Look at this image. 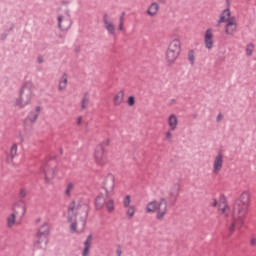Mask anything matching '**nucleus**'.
<instances>
[{"mask_svg": "<svg viewBox=\"0 0 256 256\" xmlns=\"http://www.w3.org/2000/svg\"><path fill=\"white\" fill-rule=\"evenodd\" d=\"M33 84L31 82H24L22 88H20L19 96L16 98V106L20 108H25L31 104L32 94H33Z\"/></svg>", "mask_w": 256, "mask_h": 256, "instance_id": "nucleus-2", "label": "nucleus"}, {"mask_svg": "<svg viewBox=\"0 0 256 256\" xmlns=\"http://www.w3.org/2000/svg\"><path fill=\"white\" fill-rule=\"evenodd\" d=\"M128 106H135V96H129L127 100Z\"/></svg>", "mask_w": 256, "mask_h": 256, "instance_id": "nucleus-33", "label": "nucleus"}, {"mask_svg": "<svg viewBox=\"0 0 256 256\" xmlns=\"http://www.w3.org/2000/svg\"><path fill=\"white\" fill-rule=\"evenodd\" d=\"M218 204V200L217 198H214L213 202H212V206L216 207Z\"/></svg>", "mask_w": 256, "mask_h": 256, "instance_id": "nucleus-45", "label": "nucleus"}, {"mask_svg": "<svg viewBox=\"0 0 256 256\" xmlns=\"http://www.w3.org/2000/svg\"><path fill=\"white\" fill-rule=\"evenodd\" d=\"M103 188L106 192V196H110V190L113 191L115 188V176L108 174L103 182Z\"/></svg>", "mask_w": 256, "mask_h": 256, "instance_id": "nucleus-8", "label": "nucleus"}, {"mask_svg": "<svg viewBox=\"0 0 256 256\" xmlns=\"http://www.w3.org/2000/svg\"><path fill=\"white\" fill-rule=\"evenodd\" d=\"M159 9V4H157V2H153L147 10L148 15H151V17H153V15H156L157 11Z\"/></svg>", "mask_w": 256, "mask_h": 256, "instance_id": "nucleus-21", "label": "nucleus"}, {"mask_svg": "<svg viewBox=\"0 0 256 256\" xmlns=\"http://www.w3.org/2000/svg\"><path fill=\"white\" fill-rule=\"evenodd\" d=\"M92 240H93V234H89L87 236L85 242H84V248H83L82 256H88L89 255Z\"/></svg>", "mask_w": 256, "mask_h": 256, "instance_id": "nucleus-17", "label": "nucleus"}, {"mask_svg": "<svg viewBox=\"0 0 256 256\" xmlns=\"http://www.w3.org/2000/svg\"><path fill=\"white\" fill-rule=\"evenodd\" d=\"M223 166V154L221 152L218 153V155L214 159V168L213 173L219 174L221 172Z\"/></svg>", "mask_w": 256, "mask_h": 256, "instance_id": "nucleus-11", "label": "nucleus"}, {"mask_svg": "<svg viewBox=\"0 0 256 256\" xmlns=\"http://www.w3.org/2000/svg\"><path fill=\"white\" fill-rule=\"evenodd\" d=\"M110 140H107L106 142H102L101 144H98L95 148L94 156L97 164L100 166H104L107 162V154L105 151V145L109 146Z\"/></svg>", "mask_w": 256, "mask_h": 256, "instance_id": "nucleus-6", "label": "nucleus"}, {"mask_svg": "<svg viewBox=\"0 0 256 256\" xmlns=\"http://www.w3.org/2000/svg\"><path fill=\"white\" fill-rule=\"evenodd\" d=\"M127 215L130 217V218H133V216L135 215V206H130L129 205V208L127 210Z\"/></svg>", "mask_w": 256, "mask_h": 256, "instance_id": "nucleus-30", "label": "nucleus"}, {"mask_svg": "<svg viewBox=\"0 0 256 256\" xmlns=\"http://www.w3.org/2000/svg\"><path fill=\"white\" fill-rule=\"evenodd\" d=\"M82 120H83L82 116H79L77 119L78 126H80L82 124Z\"/></svg>", "mask_w": 256, "mask_h": 256, "instance_id": "nucleus-41", "label": "nucleus"}, {"mask_svg": "<svg viewBox=\"0 0 256 256\" xmlns=\"http://www.w3.org/2000/svg\"><path fill=\"white\" fill-rule=\"evenodd\" d=\"M89 213H90V206H89V204H86L85 216H81V218H80V220L83 223V227H85L87 224Z\"/></svg>", "mask_w": 256, "mask_h": 256, "instance_id": "nucleus-23", "label": "nucleus"}, {"mask_svg": "<svg viewBox=\"0 0 256 256\" xmlns=\"http://www.w3.org/2000/svg\"><path fill=\"white\" fill-rule=\"evenodd\" d=\"M250 203V194L249 192H242L240 198L235 200L233 205L234 214L238 215V219H234L230 225L229 232L233 234L235 232L236 226L242 227L244 224V218L247 215L248 208Z\"/></svg>", "mask_w": 256, "mask_h": 256, "instance_id": "nucleus-1", "label": "nucleus"}, {"mask_svg": "<svg viewBox=\"0 0 256 256\" xmlns=\"http://www.w3.org/2000/svg\"><path fill=\"white\" fill-rule=\"evenodd\" d=\"M44 58L42 56L38 57V64H43Z\"/></svg>", "mask_w": 256, "mask_h": 256, "instance_id": "nucleus-43", "label": "nucleus"}, {"mask_svg": "<svg viewBox=\"0 0 256 256\" xmlns=\"http://www.w3.org/2000/svg\"><path fill=\"white\" fill-rule=\"evenodd\" d=\"M106 208H107L108 212H113L115 210V204H114L113 199H111L107 202Z\"/></svg>", "mask_w": 256, "mask_h": 256, "instance_id": "nucleus-26", "label": "nucleus"}, {"mask_svg": "<svg viewBox=\"0 0 256 256\" xmlns=\"http://www.w3.org/2000/svg\"><path fill=\"white\" fill-rule=\"evenodd\" d=\"M76 208V200H72V202L68 206V212H74Z\"/></svg>", "mask_w": 256, "mask_h": 256, "instance_id": "nucleus-32", "label": "nucleus"}, {"mask_svg": "<svg viewBox=\"0 0 256 256\" xmlns=\"http://www.w3.org/2000/svg\"><path fill=\"white\" fill-rule=\"evenodd\" d=\"M161 3H166L167 0H159Z\"/></svg>", "mask_w": 256, "mask_h": 256, "instance_id": "nucleus-53", "label": "nucleus"}, {"mask_svg": "<svg viewBox=\"0 0 256 256\" xmlns=\"http://www.w3.org/2000/svg\"><path fill=\"white\" fill-rule=\"evenodd\" d=\"M119 29H120V32H123L124 24L123 22H121V20H119Z\"/></svg>", "mask_w": 256, "mask_h": 256, "instance_id": "nucleus-38", "label": "nucleus"}, {"mask_svg": "<svg viewBox=\"0 0 256 256\" xmlns=\"http://www.w3.org/2000/svg\"><path fill=\"white\" fill-rule=\"evenodd\" d=\"M181 54V42L180 40H173L166 52V61L168 64H174V62L179 58Z\"/></svg>", "mask_w": 256, "mask_h": 256, "instance_id": "nucleus-5", "label": "nucleus"}, {"mask_svg": "<svg viewBox=\"0 0 256 256\" xmlns=\"http://www.w3.org/2000/svg\"><path fill=\"white\" fill-rule=\"evenodd\" d=\"M49 234H50V230L48 228L47 222H45L38 229V234H37V238H38L37 242H38V244H42L44 242L45 245L47 246V244L49 242V239H48Z\"/></svg>", "mask_w": 256, "mask_h": 256, "instance_id": "nucleus-7", "label": "nucleus"}, {"mask_svg": "<svg viewBox=\"0 0 256 256\" xmlns=\"http://www.w3.org/2000/svg\"><path fill=\"white\" fill-rule=\"evenodd\" d=\"M59 38H63V36H62V35H60V36H59Z\"/></svg>", "mask_w": 256, "mask_h": 256, "instance_id": "nucleus-55", "label": "nucleus"}, {"mask_svg": "<svg viewBox=\"0 0 256 256\" xmlns=\"http://www.w3.org/2000/svg\"><path fill=\"white\" fill-rule=\"evenodd\" d=\"M176 100L173 98L172 100H170V106H173V104H175Z\"/></svg>", "mask_w": 256, "mask_h": 256, "instance_id": "nucleus-50", "label": "nucleus"}, {"mask_svg": "<svg viewBox=\"0 0 256 256\" xmlns=\"http://www.w3.org/2000/svg\"><path fill=\"white\" fill-rule=\"evenodd\" d=\"M67 220H68V222H72L73 221V216L70 214V212H68Z\"/></svg>", "mask_w": 256, "mask_h": 256, "instance_id": "nucleus-42", "label": "nucleus"}, {"mask_svg": "<svg viewBox=\"0 0 256 256\" xmlns=\"http://www.w3.org/2000/svg\"><path fill=\"white\" fill-rule=\"evenodd\" d=\"M40 221V218L38 219V222Z\"/></svg>", "mask_w": 256, "mask_h": 256, "instance_id": "nucleus-56", "label": "nucleus"}, {"mask_svg": "<svg viewBox=\"0 0 256 256\" xmlns=\"http://www.w3.org/2000/svg\"><path fill=\"white\" fill-rule=\"evenodd\" d=\"M172 138V134L170 131L166 132V140H170Z\"/></svg>", "mask_w": 256, "mask_h": 256, "instance_id": "nucleus-40", "label": "nucleus"}, {"mask_svg": "<svg viewBox=\"0 0 256 256\" xmlns=\"http://www.w3.org/2000/svg\"><path fill=\"white\" fill-rule=\"evenodd\" d=\"M106 204V198L103 193L98 194L95 198V208L96 210H102Z\"/></svg>", "mask_w": 256, "mask_h": 256, "instance_id": "nucleus-16", "label": "nucleus"}, {"mask_svg": "<svg viewBox=\"0 0 256 256\" xmlns=\"http://www.w3.org/2000/svg\"><path fill=\"white\" fill-rule=\"evenodd\" d=\"M231 17V10L230 8H226V10H224L222 12V14H220V19L218 20V24L220 25V23H226V34H228L229 36H232L235 32V30L237 29V23L235 18H230Z\"/></svg>", "mask_w": 256, "mask_h": 256, "instance_id": "nucleus-4", "label": "nucleus"}, {"mask_svg": "<svg viewBox=\"0 0 256 256\" xmlns=\"http://www.w3.org/2000/svg\"><path fill=\"white\" fill-rule=\"evenodd\" d=\"M17 208H20V210L22 211V216H25L26 214V211H27L26 206H19V204H15L14 212H12L11 216L8 217L9 227L13 226L16 222V214H18Z\"/></svg>", "mask_w": 256, "mask_h": 256, "instance_id": "nucleus-9", "label": "nucleus"}, {"mask_svg": "<svg viewBox=\"0 0 256 256\" xmlns=\"http://www.w3.org/2000/svg\"><path fill=\"white\" fill-rule=\"evenodd\" d=\"M68 15V20H66V26L62 25V21H63V16H58V27L61 29L62 32H67L69 27H71L72 25V20H71V16L69 14V12H66Z\"/></svg>", "mask_w": 256, "mask_h": 256, "instance_id": "nucleus-14", "label": "nucleus"}, {"mask_svg": "<svg viewBox=\"0 0 256 256\" xmlns=\"http://www.w3.org/2000/svg\"><path fill=\"white\" fill-rule=\"evenodd\" d=\"M227 208H229L228 204H225L224 207L222 208V212H226Z\"/></svg>", "mask_w": 256, "mask_h": 256, "instance_id": "nucleus-47", "label": "nucleus"}, {"mask_svg": "<svg viewBox=\"0 0 256 256\" xmlns=\"http://www.w3.org/2000/svg\"><path fill=\"white\" fill-rule=\"evenodd\" d=\"M124 16H125V12H122V15L120 16V21H123Z\"/></svg>", "mask_w": 256, "mask_h": 256, "instance_id": "nucleus-52", "label": "nucleus"}, {"mask_svg": "<svg viewBox=\"0 0 256 256\" xmlns=\"http://www.w3.org/2000/svg\"><path fill=\"white\" fill-rule=\"evenodd\" d=\"M213 38H214L213 32H212L211 28H208L204 35L205 46H206L207 50H212V48L214 46Z\"/></svg>", "mask_w": 256, "mask_h": 256, "instance_id": "nucleus-10", "label": "nucleus"}, {"mask_svg": "<svg viewBox=\"0 0 256 256\" xmlns=\"http://www.w3.org/2000/svg\"><path fill=\"white\" fill-rule=\"evenodd\" d=\"M77 226H78V222L76 220H75V222H71V224H70L71 232H77Z\"/></svg>", "mask_w": 256, "mask_h": 256, "instance_id": "nucleus-34", "label": "nucleus"}, {"mask_svg": "<svg viewBox=\"0 0 256 256\" xmlns=\"http://www.w3.org/2000/svg\"><path fill=\"white\" fill-rule=\"evenodd\" d=\"M40 221V218L38 219V222Z\"/></svg>", "mask_w": 256, "mask_h": 256, "instance_id": "nucleus-57", "label": "nucleus"}, {"mask_svg": "<svg viewBox=\"0 0 256 256\" xmlns=\"http://www.w3.org/2000/svg\"><path fill=\"white\" fill-rule=\"evenodd\" d=\"M18 146L17 144H13L11 148V158H15L17 155Z\"/></svg>", "mask_w": 256, "mask_h": 256, "instance_id": "nucleus-31", "label": "nucleus"}, {"mask_svg": "<svg viewBox=\"0 0 256 256\" xmlns=\"http://www.w3.org/2000/svg\"><path fill=\"white\" fill-rule=\"evenodd\" d=\"M43 173L45 176L46 183L49 184L55 176V168H51L49 164L43 167Z\"/></svg>", "mask_w": 256, "mask_h": 256, "instance_id": "nucleus-12", "label": "nucleus"}, {"mask_svg": "<svg viewBox=\"0 0 256 256\" xmlns=\"http://www.w3.org/2000/svg\"><path fill=\"white\" fill-rule=\"evenodd\" d=\"M168 125L170 126L171 130H176L178 125V118L175 114H171L168 118Z\"/></svg>", "mask_w": 256, "mask_h": 256, "instance_id": "nucleus-19", "label": "nucleus"}, {"mask_svg": "<svg viewBox=\"0 0 256 256\" xmlns=\"http://www.w3.org/2000/svg\"><path fill=\"white\" fill-rule=\"evenodd\" d=\"M254 50V44H248L246 46V55L247 56H252Z\"/></svg>", "mask_w": 256, "mask_h": 256, "instance_id": "nucleus-27", "label": "nucleus"}, {"mask_svg": "<svg viewBox=\"0 0 256 256\" xmlns=\"http://www.w3.org/2000/svg\"><path fill=\"white\" fill-rule=\"evenodd\" d=\"M67 83H68V78H67V75L64 74L63 80L59 82V90H65L67 87Z\"/></svg>", "mask_w": 256, "mask_h": 256, "instance_id": "nucleus-24", "label": "nucleus"}, {"mask_svg": "<svg viewBox=\"0 0 256 256\" xmlns=\"http://www.w3.org/2000/svg\"><path fill=\"white\" fill-rule=\"evenodd\" d=\"M220 202H222L223 204H225L227 202V198H226L225 194L220 195Z\"/></svg>", "mask_w": 256, "mask_h": 256, "instance_id": "nucleus-37", "label": "nucleus"}, {"mask_svg": "<svg viewBox=\"0 0 256 256\" xmlns=\"http://www.w3.org/2000/svg\"><path fill=\"white\" fill-rule=\"evenodd\" d=\"M9 36V30H5V32H3V34H1V40L4 41L8 38Z\"/></svg>", "mask_w": 256, "mask_h": 256, "instance_id": "nucleus-35", "label": "nucleus"}, {"mask_svg": "<svg viewBox=\"0 0 256 256\" xmlns=\"http://www.w3.org/2000/svg\"><path fill=\"white\" fill-rule=\"evenodd\" d=\"M73 188H74L73 182H69V184H67V188L65 190L66 196H71V190H73Z\"/></svg>", "mask_w": 256, "mask_h": 256, "instance_id": "nucleus-28", "label": "nucleus"}, {"mask_svg": "<svg viewBox=\"0 0 256 256\" xmlns=\"http://www.w3.org/2000/svg\"><path fill=\"white\" fill-rule=\"evenodd\" d=\"M18 138L20 139L21 142H24V138H23L22 134H19Z\"/></svg>", "mask_w": 256, "mask_h": 256, "instance_id": "nucleus-51", "label": "nucleus"}, {"mask_svg": "<svg viewBox=\"0 0 256 256\" xmlns=\"http://www.w3.org/2000/svg\"><path fill=\"white\" fill-rule=\"evenodd\" d=\"M116 253H117V256H121L122 254L121 246H118Z\"/></svg>", "mask_w": 256, "mask_h": 256, "instance_id": "nucleus-39", "label": "nucleus"}, {"mask_svg": "<svg viewBox=\"0 0 256 256\" xmlns=\"http://www.w3.org/2000/svg\"><path fill=\"white\" fill-rule=\"evenodd\" d=\"M124 96L125 92H123V90H120V92L114 96L115 106H120L122 104Z\"/></svg>", "mask_w": 256, "mask_h": 256, "instance_id": "nucleus-20", "label": "nucleus"}, {"mask_svg": "<svg viewBox=\"0 0 256 256\" xmlns=\"http://www.w3.org/2000/svg\"><path fill=\"white\" fill-rule=\"evenodd\" d=\"M60 154H63V149L62 148H60Z\"/></svg>", "mask_w": 256, "mask_h": 256, "instance_id": "nucleus-54", "label": "nucleus"}, {"mask_svg": "<svg viewBox=\"0 0 256 256\" xmlns=\"http://www.w3.org/2000/svg\"><path fill=\"white\" fill-rule=\"evenodd\" d=\"M26 196H27V192H26L25 188H22L20 190V198H26Z\"/></svg>", "mask_w": 256, "mask_h": 256, "instance_id": "nucleus-36", "label": "nucleus"}, {"mask_svg": "<svg viewBox=\"0 0 256 256\" xmlns=\"http://www.w3.org/2000/svg\"><path fill=\"white\" fill-rule=\"evenodd\" d=\"M90 102V94L89 92H85L83 95V98L81 100V109L85 110L87 108V104Z\"/></svg>", "mask_w": 256, "mask_h": 256, "instance_id": "nucleus-22", "label": "nucleus"}, {"mask_svg": "<svg viewBox=\"0 0 256 256\" xmlns=\"http://www.w3.org/2000/svg\"><path fill=\"white\" fill-rule=\"evenodd\" d=\"M251 246H255L256 244V238H252L250 241Z\"/></svg>", "mask_w": 256, "mask_h": 256, "instance_id": "nucleus-46", "label": "nucleus"}, {"mask_svg": "<svg viewBox=\"0 0 256 256\" xmlns=\"http://www.w3.org/2000/svg\"><path fill=\"white\" fill-rule=\"evenodd\" d=\"M247 1H250V0H247Z\"/></svg>", "mask_w": 256, "mask_h": 256, "instance_id": "nucleus-58", "label": "nucleus"}, {"mask_svg": "<svg viewBox=\"0 0 256 256\" xmlns=\"http://www.w3.org/2000/svg\"><path fill=\"white\" fill-rule=\"evenodd\" d=\"M123 204H124L125 208H129V206L131 204V196L129 194L127 196H125V198L123 200Z\"/></svg>", "mask_w": 256, "mask_h": 256, "instance_id": "nucleus-29", "label": "nucleus"}, {"mask_svg": "<svg viewBox=\"0 0 256 256\" xmlns=\"http://www.w3.org/2000/svg\"><path fill=\"white\" fill-rule=\"evenodd\" d=\"M167 200L166 198H161L159 202L157 200H152V202H148L146 206L147 212H156L157 211V220H162L167 212Z\"/></svg>", "mask_w": 256, "mask_h": 256, "instance_id": "nucleus-3", "label": "nucleus"}, {"mask_svg": "<svg viewBox=\"0 0 256 256\" xmlns=\"http://www.w3.org/2000/svg\"><path fill=\"white\" fill-rule=\"evenodd\" d=\"M14 27H15V24H11V26L9 28V33L13 31Z\"/></svg>", "mask_w": 256, "mask_h": 256, "instance_id": "nucleus-49", "label": "nucleus"}, {"mask_svg": "<svg viewBox=\"0 0 256 256\" xmlns=\"http://www.w3.org/2000/svg\"><path fill=\"white\" fill-rule=\"evenodd\" d=\"M180 186L179 184H174L173 188L169 192V198L171 200V204L174 205L177 202V198L179 196Z\"/></svg>", "mask_w": 256, "mask_h": 256, "instance_id": "nucleus-13", "label": "nucleus"}, {"mask_svg": "<svg viewBox=\"0 0 256 256\" xmlns=\"http://www.w3.org/2000/svg\"><path fill=\"white\" fill-rule=\"evenodd\" d=\"M80 50H81L80 46H76V48H75L74 52L79 53V52H80Z\"/></svg>", "mask_w": 256, "mask_h": 256, "instance_id": "nucleus-48", "label": "nucleus"}, {"mask_svg": "<svg viewBox=\"0 0 256 256\" xmlns=\"http://www.w3.org/2000/svg\"><path fill=\"white\" fill-rule=\"evenodd\" d=\"M223 118V114H218L217 118H216V121L217 122H220V120Z\"/></svg>", "mask_w": 256, "mask_h": 256, "instance_id": "nucleus-44", "label": "nucleus"}, {"mask_svg": "<svg viewBox=\"0 0 256 256\" xmlns=\"http://www.w3.org/2000/svg\"><path fill=\"white\" fill-rule=\"evenodd\" d=\"M188 60H189V62L191 64V66H194V64H195V52H194V50H189V52H188Z\"/></svg>", "mask_w": 256, "mask_h": 256, "instance_id": "nucleus-25", "label": "nucleus"}, {"mask_svg": "<svg viewBox=\"0 0 256 256\" xmlns=\"http://www.w3.org/2000/svg\"><path fill=\"white\" fill-rule=\"evenodd\" d=\"M40 113H41V106H36V110H32L31 112H29L27 119L30 120L32 124H34L37 118H39Z\"/></svg>", "mask_w": 256, "mask_h": 256, "instance_id": "nucleus-18", "label": "nucleus"}, {"mask_svg": "<svg viewBox=\"0 0 256 256\" xmlns=\"http://www.w3.org/2000/svg\"><path fill=\"white\" fill-rule=\"evenodd\" d=\"M103 21H104V25L107 29V32L111 35V36H115V26L114 24H112V22H109L108 20V14H104L103 16Z\"/></svg>", "mask_w": 256, "mask_h": 256, "instance_id": "nucleus-15", "label": "nucleus"}]
</instances>
